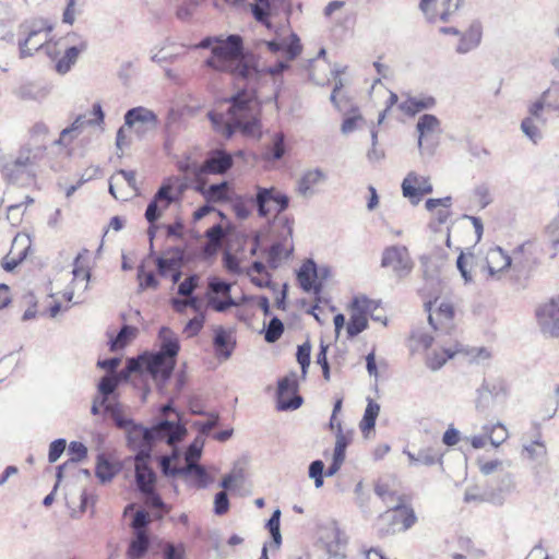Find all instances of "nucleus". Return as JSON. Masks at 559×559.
Segmentation results:
<instances>
[{
	"label": "nucleus",
	"mask_w": 559,
	"mask_h": 559,
	"mask_svg": "<svg viewBox=\"0 0 559 559\" xmlns=\"http://www.w3.org/2000/svg\"><path fill=\"white\" fill-rule=\"evenodd\" d=\"M213 68L229 72L245 88L231 97L228 121H222L212 112V133L229 140L239 130L245 136L260 140L261 121L252 104L253 92L262 75L257 57L243 51L239 35H229L225 39L212 37Z\"/></svg>",
	"instance_id": "nucleus-1"
},
{
	"label": "nucleus",
	"mask_w": 559,
	"mask_h": 559,
	"mask_svg": "<svg viewBox=\"0 0 559 559\" xmlns=\"http://www.w3.org/2000/svg\"><path fill=\"white\" fill-rule=\"evenodd\" d=\"M185 426L179 423L163 419L152 428L133 424L128 429L129 447L136 451L134 457H151L153 444L158 440H165L169 445L174 447L186 436Z\"/></svg>",
	"instance_id": "nucleus-2"
},
{
	"label": "nucleus",
	"mask_w": 559,
	"mask_h": 559,
	"mask_svg": "<svg viewBox=\"0 0 559 559\" xmlns=\"http://www.w3.org/2000/svg\"><path fill=\"white\" fill-rule=\"evenodd\" d=\"M160 348L154 354H143L146 362V372L155 380L166 381L170 378L176 366V358L180 349L176 334L167 326H163L158 333Z\"/></svg>",
	"instance_id": "nucleus-3"
},
{
	"label": "nucleus",
	"mask_w": 559,
	"mask_h": 559,
	"mask_svg": "<svg viewBox=\"0 0 559 559\" xmlns=\"http://www.w3.org/2000/svg\"><path fill=\"white\" fill-rule=\"evenodd\" d=\"M46 146L43 143H26L14 156L9 157L3 166V177L12 182L24 185L35 176V167L43 158Z\"/></svg>",
	"instance_id": "nucleus-4"
},
{
	"label": "nucleus",
	"mask_w": 559,
	"mask_h": 559,
	"mask_svg": "<svg viewBox=\"0 0 559 559\" xmlns=\"http://www.w3.org/2000/svg\"><path fill=\"white\" fill-rule=\"evenodd\" d=\"M53 24L41 17H34L25 20L19 26V34L22 38L19 39L20 57L27 58L34 55L39 49H45L48 55H51V32Z\"/></svg>",
	"instance_id": "nucleus-5"
},
{
	"label": "nucleus",
	"mask_w": 559,
	"mask_h": 559,
	"mask_svg": "<svg viewBox=\"0 0 559 559\" xmlns=\"http://www.w3.org/2000/svg\"><path fill=\"white\" fill-rule=\"evenodd\" d=\"M509 386L501 377L485 378L475 391V409L484 416H490L503 408L509 397Z\"/></svg>",
	"instance_id": "nucleus-6"
},
{
	"label": "nucleus",
	"mask_w": 559,
	"mask_h": 559,
	"mask_svg": "<svg viewBox=\"0 0 559 559\" xmlns=\"http://www.w3.org/2000/svg\"><path fill=\"white\" fill-rule=\"evenodd\" d=\"M202 448L203 442L198 438L194 439L185 453L186 465L180 467L171 465L174 461H177L180 457V451L174 447L170 455L160 457L159 465L163 474L165 476H187L194 474L198 478L203 479L205 471L198 464V461L201 457Z\"/></svg>",
	"instance_id": "nucleus-7"
},
{
	"label": "nucleus",
	"mask_w": 559,
	"mask_h": 559,
	"mask_svg": "<svg viewBox=\"0 0 559 559\" xmlns=\"http://www.w3.org/2000/svg\"><path fill=\"white\" fill-rule=\"evenodd\" d=\"M179 168L181 171L188 174L190 186L204 197L203 205L193 213V219L199 221L210 214V186L207 185V178L210 175V156L203 160L200 167L197 162H192L188 158L187 162L179 164Z\"/></svg>",
	"instance_id": "nucleus-8"
},
{
	"label": "nucleus",
	"mask_w": 559,
	"mask_h": 559,
	"mask_svg": "<svg viewBox=\"0 0 559 559\" xmlns=\"http://www.w3.org/2000/svg\"><path fill=\"white\" fill-rule=\"evenodd\" d=\"M250 202L257 207L259 216L266 217L273 211L272 205L276 214L285 211L288 207L289 198L274 187H258L257 194Z\"/></svg>",
	"instance_id": "nucleus-9"
},
{
	"label": "nucleus",
	"mask_w": 559,
	"mask_h": 559,
	"mask_svg": "<svg viewBox=\"0 0 559 559\" xmlns=\"http://www.w3.org/2000/svg\"><path fill=\"white\" fill-rule=\"evenodd\" d=\"M426 310L429 312L428 322L430 326L441 334H450L454 328V308L450 302L439 301L435 299L425 304Z\"/></svg>",
	"instance_id": "nucleus-10"
},
{
	"label": "nucleus",
	"mask_w": 559,
	"mask_h": 559,
	"mask_svg": "<svg viewBox=\"0 0 559 559\" xmlns=\"http://www.w3.org/2000/svg\"><path fill=\"white\" fill-rule=\"evenodd\" d=\"M382 267H390L397 278L406 277L413 270V261L404 246H391L384 249L381 259Z\"/></svg>",
	"instance_id": "nucleus-11"
},
{
	"label": "nucleus",
	"mask_w": 559,
	"mask_h": 559,
	"mask_svg": "<svg viewBox=\"0 0 559 559\" xmlns=\"http://www.w3.org/2000/svg\"><path fill=\"white\" fill-rule=\"evenodd\" d=\"M226 202L239 219H246L251 209L242 198L235 195L228 181L212 182V203Z\"/></svg>",
	"instance_id": "nucleus-12"
},
{
	"label": "nucleus",
	"mask_w": 559,
	"mask_h": 559,
	"mask_svg": "<svg viewBox=\"0 0 559 559\" xmlns=\"http://www.w3.org/2000/svg\"><path fill=\"white\" fill-rule=\"evenodd\" d=\"M157 116L145 107H134L124 115V127L133 129L138 136L143 138L146 133L157 128Z\"/></svg>",
	"instance_id": "nucleus-13"
},
{
	"label": "nucleus",
	"mask_w": 559,
	"mask_h": 559,
	"mask_svg": "<svg viewBox=\"0 0 559 559\" xmlns=\"http://www.w3.org/2000/svg\"><path fill=\"white\" fill-rule=\"evenodd\" d=\"M536 318L545 335L556 337L559 335V297L551 298L536 309Z\"/></svg>",
	"instance_id": "nucleus-14"
},
{
	"label": "nucleus",
	"mask_w": 559,
	"mask_h": 559,
	"mask_svg": "<svg viewBox=\"0 0 559 559\" xmlns=\"http://www.w3.org/2000/svg\"><path fill=\"white\" fill-rule=\"evenodd\" d=\"M214 216L218 217L219 222L212 225V255L218 248L229 245L236 237V228L225 212L212 205V219Z\"/></svg>",
	"instance_id": "nucleus-15"
},
{
	"label": "nucleus",
	"mask_w": 559,
	"mask_h": 559,
	"mask_svg": "<svg viewBox=\"0 0 559 559\" xmlns=\"http://www.w3.org/2000/svg\"><path fill=\"white\" fill-rule=\"evenodd\" d=\"M401 188L403 197L408 199L413 205L419 204L423 195L431 193L433 190L429 177L420 176L415 171H409L406 175Z\"/></svg>",
	"instance_id": "nucleus-16"
},
{
	"label": "nucleus",
	"mask_w": 559,
	"mask_h": 559,
	"mask_svg": "<svg viewBox=\"0 0 559 559\" xmlns=\"http://www.w3.org/2000/svg\"><path fill=\"white\" fill-rule=\"evenodd\" d=\"M296 373H292L278 381L277 405L281 411L297 409L302 404V397L296 393Z\"/></svg>",
	"instance_id": "nucleus-17"
},
{
	"label": "nucleus",
	"mask_w": 559,
	"mask_h": 559,
	"mask_svg": "<svg viewBox=\"0 0 559 559\" xmlns=\"http://www.w3.org/2000/svg\"><path fill=\"white\" fill-rule=\"evenodd\" d=\"M94 118H88L86 119L85 116H79L74 121L73 123L63 129L60 133V136L59 139L56 141L57 144H63V145H68L69 143H71V141L78 136V134L80 133V130L85 126V124H100L103 123L104 121V111H103V108H102V105L99 103H95L93 105V108H92V112Z\"/></svg>",
	"instance_id": "nucleus-18"
},
{
	"label": "nucleus",
	"mask_w": 559,
	"mask_h": 559,
	"mask_svg": "<svg viewBox=\"0 0 559 559\" xmlns=\"http://www.w3.org/2000/svg\"><path fill=\"white\" fill-rule=\"evenodd\" d=\"M212 347L218 362L228 360L236 347V336L233 330L217 326L212 337Z\"/></svg>",
	"instance_id": "nucleus-19"
},
{
	"label": "nucleus",
	"mask_w": 559,
	"mask_h": 559,
	"mask_svg": "<svg viewBox=\"0 0 559 559\" xmlns=\"http://www.w3.org/2000/svg\"><path fill=\"white\" fill-rule=\"evenodd\" d=\"M67 39L72 41L73 45L66 49L63 56L56 63V70L60 74L69 72L76 62L79 55L87 49V41L76 34L68 35Z\"/></svg>",
	"instance_id": "nucleus-20"
},
{
	"label": "nucleus",
	"mask_w": 559,
	"mask_h": 559,
	"mask_svg": "<svg viewBox=\"0 0 559 559\" xmlns=\"http://www.w3.org/2000/svg\"><path fill=\"white\" fill-rule=\"evenodd\" d=\"M328 180L326 173L321 168H311L306 170L297 182V192L302 198H312L317 188Z\"/></svg>",
	"instance_id": "nucleus-21"
},
{
	"label": "nucleus",
	"mask_w": 559,
	"mask_h": 559,
	"mask_svg": "<svg viewBox=\"0 0 559 559\" xmlns=\"http://www.w3.org/2000/svg\"><path fill=\"white\" fill-rule=\"evenodd\" d=\"M230 283L212 276V310L223 312L237 305L230 296Z\"/></svg>",
	"instance_id": "nucleus-22"
},
{
	"label": "nucleus",
	"mask_w": 559,
	"mask_h": 559,
	"mask_svg": "<svg viewBox=\"0 0 559 559\" xmlns=\"http://www.w3.org/2000/svg\"><path fill=\"white\" fill-rule=\"evenodd\" d=\"M297 280L306 293H313L317 297L322 292V283L317 282V264L309 259L302 263L297 272Z\"/></svg>",
	"instance_id": "nucleus-23"
},
{
	"label": "nucleus",
	"mask_w": 559,
	"mask_h": 559,
	"mask_svg": "<svg viewBox=\"0 0 559 559\" xmlns=\"http://www.w3.org/2000/svg\"><path fill=\"white\" fill-rule=\"evenodd\" d=\"M31 248V239L27 235H16L12 242L9 255L2 266L5 271L12 272L27 255Z\"/></svg>",
	"instance_id": "nucleus-24"
},
{
	"label": "nucleus",
	"mask_w": 559,
	"mask_h": 559,
	"mask_svg": "<svg viewBox=\"0 0 559 559\" xmlns=\"http://www.w3.org/2000/svg\"><path fill=\"white\" fill-rule=\"evenodd\" d=\"M263 44L266 46L267 50L273 53L283 52L287 60L296 59L301 52L300 39L297 34L292 33L289 36V40L286 39H272L265 40Z\"/></svg>",
	"instance_id": "nucleus-25"
},
{
	"label": "nucleus",
	"mask_w": 559,
	"mask_h": 559,
	"mask_svg": "<svg viewBox=\"0 0 559 559\" xmlns=\"http://www.w3.org/2000/svg\"><path fill=\"white\" fill-rule=\"evenodd\" d=\"M436 105H437V100L433 96L407 95L406 98L400 103L399 108L406 116L414 117L421 111L433 109L436 107Z\"/></svg>",
	"instance_id": "nucleus-26"
},
{
	"label": "nucleus",
	"mask_w": 559,
	"mask_h": 559,
	"mask_svg": "<svg viewBox=\"0 0 559 559\" xmlns=\"http://www.w3.org/2000/svg\"><path fill=\"white\" fill-rule=\"evenodd\" d=\"M150 457H134L135 461V481L139 490L148 491L154 489L156 476L152 468L148 467L147 462Z\"/></svg>",
	"instance_id": "nucleus-27"
},
{
	"label": "nucleus",
	"mask_w": 559,
	"mask_h": 559,
	"mask_svg": "<svg viewBox=\"0 0 559 559\" xmlns=\"http://www.w3.org/2000/svg\"><path fill=\"white\" fill-rule=\"evenodd\" d=\"M486 262L489 274L495 276L508 270L511 266L512 259L502 248L495 247L487 252Z\"/></svg>",
	"instance_id": "nucleus-28"
},
{
	"label": "nucleus",
	"mask_w": 559,
	"mask_h": 559,
	"mask_svg": "<svg viewBox=\"0 0 559 559\" xmlns=\"http://www.w3.org/2000/svg\"><path fill=\"white\" fill-rule=\"evenodd\" d=\"M481 25L479 22H473L468 29L462 35L456 47L459 53H467L478 47L481 40Z\"/></svg>",
	"instance_id": "nucleus-29"
},
{
	"label": "nucleus",
	"mask_w": 559,
	"mask_h": 559,
	"mask_svg": "<svg viewBox=\"0 0 559 559\" xmlns=\"http://www.w3.org/2000/svg\"><path fill=\"white\" fill-rule=\"evenodd\" d=\"M440 124V120L435 115L424 114L423 116L419 117L416 124V131L418 132L419 148L423 147L424 139L428 138L429 135L438 131Z\"/></svg>",
	"instance_id": "nucleus-30"
},
{
	"label": "nucleus",
	"mask_w": 559,
	"mask_h": 559,
	"mask_svg": "<svg viewBox=\"0 0 559 559\" xmlns=\"http://www.w3.org/2000/svg\"><path fill=\"white\" fill-rule=\"evenodd\" d=\"M234 166L233 154L224 148H212V175L226 174Z\"/></svg>",
	"instance_id": "nucleus-31"
},
{
	"label": "nucleus",
	"mask_w": 559,
	"mask_h": 559,
	"mask_svg": "<svg viewBox=\"0 0 559 559\" xmlns=\"http://www.w3.org/2000/svg\"><path fill=\"white\" fill-rule=\"evenodd\" d=\"M350 307V317L346 326L348 337L353 338L368 328V316L356 307Z\"/></svg>",
	"instance_id": "nucleus-32"
},
{
	"label": "nucleus",
	"mask_w": 559,
	"mask_h": 559,
	"mask_svg": "<svg viewBox=\"0 0 559 559\" xmlns=\"http://www.w3.org/2000/svg\"><path fill=\"white\" fill-rule=\"evenodd\" d=\"M425 205L426 209L431 212L440 206L441 209L435 212V216L439 224H444L450 217L449 207L452 205V198L444 197L440 199H428Z\"/></svg>",
	"instance_id": "nucleus-33"
},
{
	"label": "nucleus",
	"mask_w": 559,
	"mask_h": 559,
	"mask_svg": "<svg viewBox=\"0 0 559 559\" xmlns=\"http://www.w3.org/2000/svg\"><path fill=\"white\" fill-rule=\"evenodd\" d=\"M150 538L147 532H139L134 534L128 548V559H141L148 550Z\"/></svg>",
	"instance_id": "nucleus-34"
},
{
	"label": "nucleus",
	"mask_w": 559,
	"mask_h": 559,
	"mask_svg": "<svg viewBox=\"0 0 559 559\" xmlns=\"http://www.w3.org/2000/svg\"><path fill=\"white\" fill-rule=\"evenodd\" d=\"M380 412V405L372 400H369L362 419L359 424L361 432L367 436L374 429L376 420Z\"/></svg>",
	"instance_id": "nucleus-35"
},
{
	"label": "nucleus",
	"mask_w": 559,
	"mask_h": 559,
	"mask_svg": "<svg viewBox=\"0 0 559 559\" xmlns=\"http://www.w3.org/2000/svg\"><path fill=\"white\" fill-rule=\"evenodd\" d=\"M457 352V349L452 348H442L440 352L435 350L428 355L426 365L431 371H438L449 359L453 358Z\"/></svg>",
	"instance_id": "nucleus-36"
},
{
	"label": "nucleus",
	"mask_w": 559,
	"mask_h": 559,
	"mask_svg": "<svg viewBox=\"0 0 559 559\" xmlns=\"http://www.w3.org/2000/svg\"><path fill=\"white\" fill-rule=\"evenodd\" d=\"M352 441V432H344L342 424H337V431L335 433V445L333 450V459L345 461L346 449Z\"/></svg>",
	"instance_id": "nucleus-37"
},
{
	"label": "nucleus",
	"mask_w": 559,
	"mask_h": 559,
	"mask_svg": "<svg viewBox=\"0 0 559 559\" xmlns=\"http://www.w3.org/2000/svg\"><path fill=\"white\" fill-rule=\"evenodd\" d=\"M483 431L496 448L502 444L509 437L507 427L500 421L495 425H484Z\"/></svg>",
	"instance_id": "nucleus-38"
},
{
	"label": "nucleus",
	"mask_w": 559,
	"mask_h": 559,
	"mask_svg": "<svg viewBox=\"0 0 559 559\" xmlns=\"http://www.w3.org/2000/svg\"><path fill=\"white\" fill-rule=\"evenodd\" d=\"M250 7L254 19L270 28L271 23L267 21V17L273 14V3L271 0H255Z\"/></svg>",
	"instance_id": "nucleus-39"
},
{
	"label": "nucleus",
	"mask_w": 559,
	"mask_h": 559,
	"mask_svg": "<svg viewBox=\"0 0 559 559\" xmlns=\"http://www.w3.org/2000/svg\"><path fill=\"white\" fill-rule=\"evenodd\" d=\"M122 179L123 182H126L131 190H135V173L131 170H119L116 176H112L109 181V192L115 199H122L126 198L119 197L116 192V187L119 183V180Z\"/></svg>",
	"instance_id": "nucleus-40"
},
{
	"label": "nucleus",
	"mask_w": 559,
	"mask_h": 559,
	"mask_svg": "<svg viewBox=\"0 0 559 559\" xmlns=\"http://www.w3.org/2000/svg\"><path fill=\"white\" fill-rule=\"evenodd\" d=\"M117 473L118 468L104 454L97 456L95 474L102 483L110 481Z\"/></svg>",
	"instance_id": "nucleus-41"
},
{
	"label": "nucleus",
	"mask_w": 559,
	"mask_h": 559,
	"mask_svg": "<svg viewBox=\"0 0 559 559\" xmlns=\"http://www.w3.org/2000/svg\"><path fill=\"white\" fill-rule=\"evenodd\" d=\"M265 527L270 532L274 546L278 549L282 545L280 509L273 511V513L271 514L270 519L266 522Z\"/></svg>",
	"instance_id": "nucleus-42"
},
{
	"label": "nucleus",
	"mask_w": 559,
	"mask_h": 559,
	"mask_svg": "<svg viewBox=\"0 0 559 559\" xmlns=\"http://www.w3.org/2000/svg\"><path fill=\"white\" fill-rule=\"evenodd\" d=\"M374 491L389 509L399 510L401 508V504L403 503L401 497H395V493L389 489L388 485L378 484Z\"/></svg>",
	"instance_id": "nucleus-43"
},
{
	"label": "nucleus",
	"mask_w": 559,
	"mask_h": 559,
	"mask_svg": "<svg viewBox=\"0 0 559 559\" xmlns=\"http://www.w3.org/2000/svg\"><path fill=\"white\" fill-rule=\"evenodd\" d=\"M202 2L203 0H181L176 9L177 19L185 22L189 21L194 16L197 9Z\"/></svg>",
	"instance_id": "nucleus-44"
},
{
	"label": "nucleus",
	"mask_w": 559,
	"mask_h": 559,
	"mask_svg": "<svg viewBox=\"0 0 559 559\" xmlns=\"http://www.w3.org/2000/svg\"><path fill=\"white\" fill-rule=\"evenodd\" d=\"M138 329L131 325H123L117 336L111 340L110 347L112 350L123 348L132 338L135 337Z\"/></svg>",
	"instance_id": "nucleus-45"
},
{
	"label": "nucleus",
	"mask_w": 559,
	"mask_h": 559,
	"mask_svg": "<svg viewBox=\"0 0 559 559\" xmlns=\"http://www.w3.org/2000/svg\"><path fill=\"white\" fill-rule=\"evenodd\" d=\"M292 249H286L281 242L271 246L267 251V263L270 267L276 269L283 259L288 258Z\"/></svg>",
	"instance_id": "nucleus-46"
},
{
	"label": "nucleus",
	"mask_w": 559,
	"mask_h": 559,
	"mask_svg": "<svg viewBox=\"0 0 559 559\" xmlns=\"http://www.w3.org/2000/svg\"><path fill=\"white\" fill-rule=\"evenodd\" d=\"M520 128L523 134L534 144H537L543 139V133L532 117H525L522 120Z\"/></svg>",
	"instance_id": "nucleus-47"
},
{
	"label": "nucleus",
	"mask_w": 559,
	"mask_h": 559,
	"mask_svg": "<svg viewBox=\"0 0 559 559\" xmlns=\"http://www.w3.org/2000/svg\"><path fill=\"white\" fill-rule=\"evenodd\" d=\"M146 371V362H144L143 355L139 358L129 359L127 366L116 376L119 381L127 380L132 373Z\"/></svg>",
	"instance_id": "nucleus-48"
},
{
	"label": "nucleus",
	"mask_w": 559,
	"mask_h": 559,
	"mask_svg": "<svg viewBox=\"0 0 559 559\" xmlns=\"http://www.w3.org/2000/svg\"><path fill=\"white\" fill-rule=\"evenodd\" d=\"M437 3L438 0H420L418 4L425 20L430 24H435L440 21V13L437 11Z\"/></svg>",
	"instance_id": "nucleus-49"
},
{
	"label": "nucleus",
	"mask_w": 559,
	"mask_h": 559,
	"mask_svg": "<svg viewBox=\"0 0 559 559\" xmlns=\"http://www.w3.org/2000/svg\"><path fill=\"white\" fill-rule=\"evenodd\" d=\"M283 332H284L283 322L277 317H273L265 328L264 340L267 343H275L276 341L280 340Z\"/></svg>",
	"instance_id": "nucleus-50"
},
{
	"label": "nucleus",
	"mask_w": 559,
	"mask_h": 559,
	"mask_svg": "<svg viewBox=\"0 0 559 559\" xmlns=\"http://www.w3.org/2000/svg\"><path fill=\"white\" fill-rule=\"evenodd\" d=\"M325 465L321 460H314L309 464L308 476L314 481L316 488H321L324 484Z\"/></svg>",
	"instance_id": "nucleus-51"
},
{
	"label": "nucleus",
	"mask_w": 559,
	"mask_h": 559,
	"mask_svg": "<svg viewBox=\"0 0 559 559\" xmlns=\"http://www.w3.org/2000/svg\"><path fill=\"white\" fill-rule=\"evenodd\" d=\"M119 384V379L116 374H108L100 379L98 383V391L103 395L102 404H105L107 397L112 394Z\"/></svg>",
	"instance_id": "nucleus-52"
},
{
	"label": "nucleus",
	"mask_w": 559,
	"mask_h": 559,
	"mask_svg": "<svg viewBox=\"0 0 559 559\" xmlns=\"http://www.w3.org/2000/svg\"><path fill=\"white\" fill-rule=\"evenodd\" d=\"M524 451L527 452L528 457L532 461H536L538 463H543L547 455L546 445L539 439H536L531 444L525 445Z\"/></svg>",
	"instance_id": "nucleus-53"
},
{
	"label": "nucleus",
	"mask_w": 559,
	"mask_h": 559,
	"mask_svg": "<svg viewBox=\"0 0 559 559\" xmlns=\"http://www.w3.org/2000/svg\"><path fill=\"white\" fill-rule=\"evenodd\" d=\"M158 273L162 276H168L170 272L181 267V258H163L158 257L156 260Z\"/></svg>",
	"instance_id": "nucleus-54"
},
{
	"label": "nucleus",
	"mask_w": 559,
	"mask_h": 559,
	"mask_svg": "<svg viewBox=\"0 0 559 559\" xmlns=\"http://www.w3.org/2000/svg\"><path fill=\"white\" fill-rule=\"evenodd\" d=\"M311 345L306 342L297 347L296 359L301 368L302 378L307 376L310 365Z\"/></svg>",
	"instance_id": "nucleus-55"
},
{
	"label": "nucleus",
	"mask_w": 559,
	"mask_h": 559,
	"mask_svg": "<svg viewBox=\"0 0 559 559\" xmlns=\"http://www.w3.org/2000/svg\"><path fill=\"white\" fill-rule=\"evenodd\" d=\"M285 136L283 133H277L274 136L273 144L266 153V158L269 160H278L285 154Z\"/></svg>",
	"instance_id": "nucleus-56"
},
{
	"label": "nucleus",
	"mask_w": 559,
	"mask_h": 559,
	"mask_svg": "<svg viewBox=\"0 0 559 559\" xmlns=\"http://www.w3.org/2000/svg\"><path fill=\"white\" fill-rule=\"evenodd\" d=\"M170 304L178 313H183L188 307L192 308L195 312H199L201 309L200 300L197 297H187L186 299L173 298Z\"/></svg>",
	"instance_id": "nucleus-57"
},
{
	"label": "nucleus",
	"mask_w": 559,
	"mask_h": 559,
	"mask_svg": "<svg viewBox=\"0 0 559 559\" xmlns=\"http://www.w3.org/2000/svg\"><path fill=\"white\" fill-rule=\"evenodd\" d=\"M548 94H549V90L543 92L540 97L528 106V116L527 117H532L533 120H538V121L545 122V119L543 118L542 114L546 106V98H547Z\"/></svg>",
	"instance_id": "nucleus-58"
},
{
	"label": "nucleus",
	"mask_w": 559,
	"mask_h": 559,
	"mask_svg": "<svg viewBox=\"0 0 559 559\" xmlns=\"http://www.w3.org/2000/svg\"><path fill=\"white\" fill-rule=\"evenodd\" d=\"M217 425L218 414L212 412V440L224 443L231 438L234 429L229 427L223 430H216Z\"/></svg>",
	"instance_id": "nucleus-59"
},
{
	"label": "nucleus",
	"mask_w": 559,
	"mask_h": 559,
	"mask_svg": "<svg viewBox=\"0 0 559 559\" xmlns=\"http://www.w3.org/2000/svg\"><path fill=\"white\" fill-rule=\"evenodd\" d=\"M465 0H444L442 2V11L440 12V21L448 23L450 17L463 5Z\"/></svg>",
	"instance_id": "nucleus-60"
},
{
	"label": "nucleus",
	"mask_w": 559,
	"mask_h": 559,
	"mask_svg": "<svg viewBox=\"0 0 559 559\" xmlns=\"http://www.w3.org/2000/svg\"><path fill=\"white\" fill-rule=\"evenodd\" d=\"M441 454L432 448L423 449L417 453L419 464L431 466L437 462H441Z\"/></svg>",
	"instance_id": "nucleus-61"
},
{
	"label": "nucleus",
	"mask_w": 559,
	"mask_h": 559,
	"mask_svg": "<svg viewBox=\"0 0 559 559\" xmlns=\"http://www.w3.org/2000/svg\"><path fill=\"white\" fill-rule=\"evenodd\" d=\"M352 306L370 316L378 308V302L366 296H357L352 300Z\"/></svg>",
	"instance_id": "nucleus-62"
},
{
	"label": "nucleus",
	"mask_w": 559,
	"mask_h": 559,
	"mask_svg": "<svg viewBox=\"0 0 559 559\" xmlns=\"http://www.w3.org/2000/svg\"><path fill=\"white\" fill-rule=\"evenodd\" d=\"M68 451L72 455V457L68 461L71 465L82 461L87 454V448L79 441L70 442Z\"/></svg>",
	"instance_id": "nucleus-63"
},
{
	"label": "nucleus",
	"mask_w": 559,
	"mask_h": 559,
	"mask_svg": "<svg viewBox=\"0 0 559 559\" xmlns=\"http://www.w3.org/2000/svg\"><path fill=\"white\" fill-rule=\"evenodd\" d=\"M151 519L146 511L139 510L133 515V520L131 523L132 528L134 530V534L139 532H146V527L150 524Z\"/></svg>",
	"instance_id": "nucleus-64"
}]
</instances>
